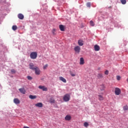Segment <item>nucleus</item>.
<instances>
[{
    "label": "nucleus",
    "instance_id": "nucleus-1",
    "mask_svg": "<svg viewBox=\"0 0 128 128\" xmlns=\"http://www.w3.org/2000/svg\"><path fill=\"white\" fill-rule=\"evenodd\" d=\"M30 58L32 60H36L38 58V53L36 52H32L30 54Z\"/></svg>",
    "mask_w": 128,
    "mask_h": 128
},
{
    "label": "nucleus",
    "instance_id": "nucleus-2",
    "mask_svg": "<svg viewBox=\"0 0 128 128\" xmlns=\"http://www.w3.org/2000/svg\"><path fill=\"white\" fill-rule=\"evenodd\" d=\"M70 100V96L68 94H66L63 98L64 102H68Z\"/></svg>",
    "mask_w": 128,
    "mask_h": 128
},
{
    "label": "nucleus",
    "instance_id": "nucleus-3",
    "mask_svg": "<svg viewBox=\"0 0 128 128\" xmlns=\"http://www.w3.org/2000/svg\"><path fill=\"white\" fill-rule=\"evenodd\" d=\"M115 94H116V96H120V93L122 92V91L120 90V89L118 88H115Z\"/></svg>",
    "mask_w": 128,
    "mask_h": 128
},
{
    "label": "nucleus",
    "instance_id": "nucleus-4",
    "mask_svg": "<svg viewBox=\"0 0 128 128\" xmlns=\"http://www.w3.org/2000/svg\"><path fill=\"white\" fill-rule=\"evenodd\" d=\"M74 50L76 54H80V46H75Z\"/></svg>",
    "mask_w": 128,
    "mask_h": 128
},
{
    "label": "nucleus",
    "instance_id": "nucleus-5",
    "mask_svg": "<svg viewBox=\"0 0 128 128\" xmlns=\"http://www.w3.org/2000/svg\"><path fill=\"white\" fill-rule=\"evenodd\" d=\"M34 71L35 72V74H36L37 76H40V68H38V67H36Z\"/></svg>",
    "mask_w": 128,
    "mask_h": 128
},
{
    "label": "nucleus",
    "instance_id": "nucleus-6",
    "mask_svg": "<svg viewBox=\"0 0 128 128\" xmlns=\"http://www.w3.org/2000/svg\"><path fill=\"white\" fill-rule=\"evenodd\" d=\"M36 67L37 66H34V64H32V63H31L29 64V68H30V70H36Z\"/></svg>",
    "mask_w": 128,
    "mask_h": 128
},
{
    "label": "nucleus",
    "instance_id": "nucleus-7",
    "mask_svg": "<svg viewBox=\"0 0 128 128\" xmlns=\"http://www.w3.org/2000/svg\"><path fill=\"white\" fill-rule=\"evenodd\" d=\"M38 88H40V90H42L44 92H48V88L44 86H40Z\"/></svg>",
    "mask_w": 128,
    "mask_h": 128
},
{
    "label": "nucleus",
    "instance_id": "nucleus-8",
    "mask_svg": "<svg viewBox=\"0 0 128 128\" xmlns=\"http://www.w3.org/2000/svg\"><path fill=\"white\" fill-rule=\"evenodd\" d=\"M35 106H36V108H42L44 106V104L42 102H38L35 104Z\"/></svg>",
    "mask_w": 128,
    "mask_h": 128
},
{
    "label": "nucleus",
    "instance_id": "nucleus-9",
    "mask_svg": "<svg viewBox=\"0 0 128 128\" xmlns=\"http://www.w3.org/2000/svg\"><path fill=\"white\" fill-rule=\"evenodd\" d=\"M14 104H20V101L18 98H15L14 100Z\"/></svg>",
    "mask_w": 128,
    "mask_h": 128
},
{
    "label": "nucleus",
    "instance_id": "nucleus-10",
    "mask_svg": "<svg viewBox=\"0 0 128 128\" xmlns=\"http://www.w3.org/2000/svg\"><path fill=\"white\" fill-rule=\"evenodd\" d=\"M59 80H61V82H64V83L66 82V78H64L62 76H60Z\"/></svg>",
    "mask_w": 128,
    "mask_h": 128
},
{
    "label": "nucleus",
    "instance_id": "nucleus-11",
    "mask_svg": "<svg viewBox=\"0 0 128 128\" xmlns=\"http://www.w3.org/2000/svg\"><path fill=\"white\" fill-rule=\"evenodd\" d=\"M78 44L80 46H84V41L82 40H78Z\"/></svg>",
    "mask_w": 128,
    "mask_h": 128
},
{
    "label": "nucleus",
    "instance_id": "nucleus-12",
    "mask_svg": "<svg viewBox=\"0 0 128 128\" xmlns=\"http://www.w3.org/2000/svg\"><path fill=\"white\" fill-rule=\"evenodd\" d=\"M94 48L96 52H98V50H100V46H98V45H95L94 46Z\"/></svg>",
    "mask_w": 128,
    "mask_h": 128
},
{
    "label": "nucleus",
    "instance_id": "nucleus-13",
    "mask_svg": "<svg viewBox=\"0 0 128 128\" xmlns=\"http://www.w3.org/2000/svg\"><path fill=\"white\" fill-rule=\"evenodd\" d=\"M80 65L84 64V58H80Z\"/></svg>",
    "mask_w": 128,
    "mask_h": 128
},
{
    "label": "nucleus",
    "instance_id": "nucleus-14",
    "mask_svg": "<svg viewBox=\"0 0 128 128\" xmlns=\"http://www.w3.org/2000/svg\"><path fill=\"white\" fill-rule=\"evenodd\" d=\"M66 120H72V116L70 115H67L64 118Z\"/></svg>",
    "mask_w": 128,
    "mask_h": 128
},
{
    "label": "nucleus",
    "instance_id": "nucleus-15",
    "mask_svg": "<svg viewBox=\"0 0 128 128\" xmlns=\"http://www.w3.org/2000/svg\"><path fill=\"white\" fill-rule=\"evenodd\" d=\"M19 90L21 94H26V90L24 88H20L19 89Z\"/></svg>",
    "mask_w": 128,
    "mask_h": 128
},
{
    "label": "nucleus",
    "instance_id": "nucleus-16",
    "mask_svg": "<svg viewBox=\"0 0 128 128\" xmlns=\"http://www.w3.org/2000/svg\"><path fill=\"white\" fill-rule=\"evenodd\" d=\"M24 16L22 14H18V18H19L20 20H24Z\"/></svg>",
    "mask_w": 128,
    "mask_h": 128
},
{
    "label": "nucleus",
    "instance_id": "nucleus-17",
    "mask_svg": "<svg viewBox=\"0 0 128 128\" xmlns=\"http://www.w3.org/2000/svg\"><path fill=\"white\" fill-rule=\"evenodd\" d=\"M59 28L61 32H64V25H60Z\"/></svg>",
    "mask_w": 128,
    "mask_h": 128
},
{
    "label": "nucleus",
    "instance_id": "nucleus-18",
    "mask_svg": "<svg viewBox=\"0 0 128 128\" xmlns=\"http://www.w3.org/2000/svg\"><path fill=\"white\" fill-rule=\"evenodd\" d=\"M36 98H37L36 96H33V95L29 96V98H30V100H36Z\"/></svg>",
    "mask_w": 128,
    "mask_h": 128
},
{
    "label": "nucleus",
    "instance_id": "nucleus-19",
    "mask_svg": "<svg viewBox=\"0 0 128 128\" xmlns=\"http://www.w3.org/2000/svg\"><path fill=\"white\" fill-rule=\"evenodd\" d=\"M97 78L98 79L102 78H104V76H102V74H98Z\"/></svg>",
    "mask_w": 128,
    "mask_h": 128
},
{
    "label": "nucleus",
    "instance_id": "nucleus-20",
    "mask_svg": "<svg viewBox=\"0 0 128 128\" xmlns=\"http://www.w3.org/2000/svg\"><path fill=\"white\" fill-rule=\"evenodd\" d=\"M100 90H104L105 88L104 86V85L100 86Z\"/></svg>",
    "mask_w": 128,
    "mask_h": 128
},
{
    "label": "nucleus",
    "instance_id": "nucleus-21",
    "mask_svg": "<svg viewBox=\"0 0 128 128\" xmlns=\"http://www.w3.org/2000/svg\"><path fill=\"white\" fill-rule=\"evenodd\" d=\"M50 104H54L55 102L54 99L53 98H51L50 100Z\"/></svg>",
    "mask_w": 128,
    "mask_h": 128
},
{
    "label": "nucleus",
    "instance_id": "nucleus-22",
    "mask_svg": "<svg viewBox=\"0 0 128 128\" xmlns=\"http://www.w3.org/2000/svg\"><path fill=\"white\" fill-rule=\"evenodd\" d=\"M120 2L122 4H126V0H120Z\"/></svg>",
    "mask_w": 128,
    "mask_h": 128
},
{
    "label": "nucleus",
    "instance_id": "nucleus-23",
    "mask_svg": "<svg viewBox=\"0 0 128 128\" xmlns=\"http://www.w3.org/2000/svg\"><path fill=\"white\" fill-rule=\"evenodd\" d=\"M12 29L13 30H18V26H12Z\"/></svg>",
    "mask_w": 128,
    "mask_h": 128
},
{
    "label": "nucleus",
    "instance_id": "nucleus-24",
    "mask_svg": "<svg viewBox=\"0 0 128 128\" xmlns=\"http://www.w3.org/2000/svg\"><path fill=\"white\" fill-rule=\"evenodd\" d=\"M99 100H104V97L102 95H98Z\"/></svg>",
    "mask_w": 128,
    "mask_h": 128
},
{
    "label": "nucleus",
    "instance_id": "nucleus-25",
    "mask_svg": "<svg viewBox=\"0 0 128 128\" xmlns=\"http://www.w3.org/2000/svg\"><path fill=\"white\" fill-rule=\"evenodd\" d=\"M90 25L92 26H94V22L92 20H90Z\"/></svg>",
    "mask_w": 128,
    "mask_h": 128
},
{
    "label": "nucleus",
    "instance_id": "nucleus-26",
    "mask_svg": "<svg viewBox=\"0 0 128 128\" xmlns=\"http://www.w3.org/2000/svg\"><path fill=\"white\" fill-rule=\"evenodd\" d=\"M124 110H128V106H125L123 107Z\"/></svg>",
    "mask_w": 128,
    "mask_h": 128
},
{
    "label": "nucleus",
    "instance_id": "nucleus-27",
    "mask_svg": "<svg viewBox=\"0 0 128 128\" xmlns=\"http://www.w3.org/2000/svg\"><path fill=\"white\" fill-rule=\"evenodd\" d=\"M48 64H45V65L43 66L44 70H46V68H48Z\"/></svg>",
    "mask_w": 128,
    "mask_h": 128
},
{
    "label": "nucleus",
    "instance_id": "nucleus-28",
    "mask_svg": "<svg viewBox=\"0 0 128 128\" xmlns=\"http://www.w3.org/2000/svg\"><path fill=\"white\" fill-rule=\"evenodd\" d=\"M84 126H85V128H88V123L85 122L84 123Z\"/></svg>",
    "mask_w": 128,
    "mask_h": 128
},
{
    "label": "nucleus",
    "instance_id": "nucleus-29",
    "mask_svg": "<svg viewBox=\"0 0 128 128\" xmlns=\"http://www.w3.org/2000/svg\"><path fill=\"white\" fill-rule=\"evenodd\" d=\"M70 74L72 76H76V74H74L72 71H70Z\"/></svg>",
    "mask_w": 128,
    "mask_h": 128
},
{
    "label": "nucleus",
    "instance_id": "nucleus-30",
    "mask_svg": "<svg viewBox=\"0 0 128 128\" xmlns=\"http://www.w3.org/2000/svg\"><path fill=\"white\" fill-rule=\"evenodd\" d=\"M53 36H56V29H53L52 30Z\"/></svg>",
    "mask_w": 128,
    "mask_h": 128
},
{
    "label": "nucleus",
    "instance_id": "nucleus-31",
    "mask_svg": "<svg viewBox=\"0 0 128 128\" xmlns=\"http://www.w3.org/2000/svg\"><path fill=\"white\" fill-rule=\"evenodd\" d=\"M11 72L12 74H16V70H14V69H12V70H11Z\"/></svg>",
    "mask_w": 128,
    "mask_h": 128
},
{
    "label": "nucleus",
    "instance_id": "nucleus-32",
    "mask_svg": "<svg viewBox=\"0 0 128 128\" xmlns=\"http://www.w3.org/2000/svg\"><path fill=\"white\" fill-rule=\"evenodd\" d=\"M27 78L29 80H32V76H28Z\"/></svg>",
    "mask_w": 128,
    "mask_h": 128
},
{
    "label": "nucleus",
    "instance_id": "nucleus-33",
    "mask_svg": "<svg viewBox=\"0 0 128 128\" xmlns=\"http://www.w3.org/2000/svg\"><path fill=\"white\" fill-rule=\"evenodd\" d=\"M86 6L88 8H90V2H88L86 4Z\"/></svg>",
    "mask_w": 128,
    "mask_h": 128
},
{
    "label": "nucleus",
    "instance_id": "nucleus-34",
    "mask_svg": "<svg viewBox=\"0 0 128 128\" xmlns=\"http://www.w3.org/2000/svg\"><path fill=\"white\" fill-rule=\"evenodd\" d=\"M117 80H120V76H116Z\"/></svg>",
    "mask_w": 128,
    "mask_h": 128
},
{
    "label": "nucleus",
    "instance_id": "nucleus-35",
    "mask_svg": "<svg viewBox=\"0 0 128 128\" xmlns=\"http://www.w3.org/2000/svg\"><path fill=\"white\" fill-rule=\"evenodd\" d=\"M104 74H106V76H108V70H106L105 71Z\"/></svg>",
    "mask_w": 128,
    "mask_h": 128
},
{
    "label": "nucleus",
    "instance_id": "nucleus-36",
    "mask_svg": "<svg viewBox=\"0 0 128 128\" xmlns=\"http://www.w3.org/2000/svg\"><path fill=\"white\" fill-rule=\"evenodd\" d=\"M100 69H101L100 68H98V70H100Z\"/></svg>",
    "mask_w": 128,
    "mask_h": 128
},
{
    "label": "nucleus",
    "instance_id": "nucleus-37",
    "mask_svg": "<svg viewBox=\"0 0 128 128\" xmlns=\"http://www.w3.org/2000/svg\"><path fill=\"white\" fill-rule=\"evenodd\" d=\"M23 128H28V126H24Z\"/></svg>",
    "mask_w": 128,
    "mask_h": 128
},
{
    "label": "nucleus",
    "instance_id": "nucleus-38",
    "mask_svg": "<svg viewBox=\"0 0 128 128\" xmlns=\"http://www.w3.org/2000/svg\"><path fill=\"white\" fill-rule=\"evenodd\" d=\"M127 82H128V78L127 79Z\"/></svg>",
    "mask_w": 128,
    "mask_h": 128
}]
</instances>
